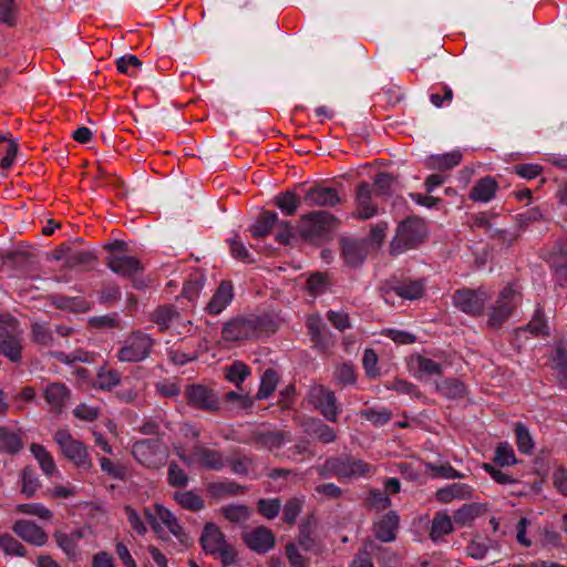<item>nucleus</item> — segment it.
Wrapping results in <instances>:
<instances>
[{"label": "nucleus", "mask_w": 567, "mask_h": 567, "mask_svg": "<svg viewBox=\"0 0 567 567\" xmlns=\"http://www.w3.org/2000/svg\"><path fill=\"white\" fill-rule=\"evenodd\" d=\"M426 236L427 227L424 219L410 216L398 225L395 236L390 244V254L398 256L415 249L426 239Z\"/></svg>", "instance_id": "1"}, {"label": "nucleus", "mask_w": 567, "mask_h": 567, "mask_svg": "<svg viewBox=\"0 0 567 567\" xmlns=\"http://www.w3.org/2000/svg\"><path fill=\"white\" fill-rule=\"evenodd\" d=\"M374 473L371 464L350 455L329 457L319 468L321 476L333 475L339 480L372 476Z\"/></svg>", "instance_id": "2"}, {"label": "nucleus", "mask_w": 567, "mask_h": 567, "mask_svg": "<svg viewBox=\"0 0 567 567\" xmlns=\"http://www.w3.org/2000/svg\"><path fill=\"white\" fill-rule=\"evenodd\" d=\"M199 544L206 554L218 558L224 567L233 565L237 559L235 547L226 540L224 533L214 523L204 525Z\"/></svg>", "instance_id": "3"}, {"label": "nucleus", "mask_w": 567, "mask_h": 567, "mask_svg": "<svg viewBox=\"0 0 567 567\" xmlns=\"http://www.w3.org/2000/svg\"><path fill=\"white\" fill-rule=\"evenodd\" d=\"M338 224L337 217L331 213L316 210L300 217L298 233L310 243H319L326 239Z\"/></svg>", "instance_id": "4"}, {"label": "nucleus", "mask_w": 567, "mask_h": 567, "mask_svg": "<svg viewBox=\"0 0 567 567\" xmlns=\"http://www.w3.org/2000/svg\"><path fill=\"white\" fill-rule=\"evenodd\" d=\"M155 344L156 340L148 333L142 330H132L123 341L120 342L116 358L120 362H142L151 355Z\"/></svg>", "instance_id": "5"}, {"label": "nucleus", "mask_w": 567, "mask_h": 567, "mask_svg": "<svg viewBox=\"0 0 567 567\" xmlns=\"http://www.w3.org/2000/svg\"><path fill=\"white\" fill-rule=\"evenodd\" d=\"M104 249L109 251L105 265L115 274L132 278L144 271L142 261L135 256L126 255L127 244L123 240H115L106 244Z\"/></svg>", "instance_id": "6"}, {"label": "nucleus", "mask_w": 567, "mask_h": 567, "mask_svg": "<svg viewBox=\"0 0 567 567\" xmlns=\"http://www.w3.org/2000/svg\"><path fill=\"white\" fill-rule=\"evenodd\" d=\"M520 293L512 286L504 287L487 313V326L492 329L501 328L514 313L519 303Z\"/></svg>", "instance_id": "7"}, {"label": "nucleus", "mask_w": 567, "mask_h": 567, "mask_svg": "<svg viewBox=\"0 0 567 567\" xmlns=\"http://www.w3.org/2000/svg\"><path fill=\"white\" fill-rule=\"evenodd\" d=\"M53 440L58 444L61 454L76 467L84 470L92 467V460L86 445L74 439L69 430H56L53 435Z\"/></svg>", "instance_id": "8"}, {"label": "nucleus", "mask_w": 567, "mask_h": 567, "mask_svg": "<svg viewBox=\"0 0 567 567\" xmlns=\"http://www.w3.org/2000/svg\"><path fill=\"white\" fill-rule=\"evenodd\" d=\"M309 404L317 410L327 421L338 422L342 411L338 399L332 390L322 384L310 386L307 394Z\"/></svg>", "instance_id": "9"}, {"label": "nucleus", "mask_w": 567, "mask_h": 567, "mask_svg": "<svg viewBox=\"0 0 567 567\" xmlns=\"http://www.w3.org/2000/svg\"><path fill=\"white\" fill-rule=\"evenodd\" d=\"M489 298V293L482 287L477 289L461 288L454 291L452 303L468 316L481 317Z\"/></svg>", "instance_id": "10"}, {"label": "nucleus", "mask_w": 567, "mask_h": 567, "mask_svg": "<svg viewBox=\"0 0 567 567\" xmlns=\"http://www.w3.org/2000/svg\"><path fill=\"white\" fill-rule=\"evenodd\" d=\"M132 454L145 467L158 468L166 461L167 450L159 439H144L133 444Z\"/></svg>", "instance_id": "11"}, {"label": "nucleus", "mask_w": 567, "mask_h": 567, "mask_svg": "<svg viewBox=\"0 0 567 567\" xmlns=\"http://www.w3.org/2000/svg\"><path fill=\"white\" fill-rule=\"evenodd\" d=\"M261 329L258 317H237L227 321L221 329V338L228 342H237L256 338Z\"/></svg>", "instance_id": "12"}, {"label": "nucleus", "mask_w": 567, "mask_h": 567, "mask_svg": "<svg viewBox=\"0 0 567 567\" xmlns=\"http://www.w3.org/2000/svg\"><path fill=\"white\" fill-rule=\"evenodd\" d=\"M181 457L187 464H197L210 471H220L226 465V461L219 451L208 449L202 444H196L188 456Z\"/></svg>", "instance_id": "13"}, {"label": "nucleus", "mask_w": 567, "mask_h": 567, "mask_svg": "<svg viewBox=\"0 0 567 567\" xmlns=\"http://www.w3.org/2000/svg\"><path fill=\"white\" fill-rule=\"evenodd\" d=\"M185 396L192 406L206 412H216L219 409V399L209 388L202 384L188 385Z\"/></svg>", "instance_id": "14"}, {"label": "nucleus", "mask_w": 567, "mask_h": 567, "mask_svg": "<svg viewBox=\"0 0 567 567\" xmlns=\"http://www.w3.org/2000/svg\"><path fill=\"white\" fill-rule=\"evenodd\" d=\"M341 258L351 268L360 267L369 254V241L344 237L340 239Z\"/></svg>", "instance_id": "15"}, {"label": "nucleus", "mask_w": 567, "mask_h": 567, "mask_svg": "<svg viewBox=\"0 0 567 567\" xmlns=\"http://www.w3.org/2000/svg\"><path fill=\"white\" fill-rule=\"evenodd\" d=\"M42 395L53 414H61L71 399V390L62 382H50L43 390Z\"/></svg>", "instance_id": "16"}, {"label": "nucleus", "mask_w": 567, "mask_h": 567, "mask_svg": "<svg viewBox=\"0 0 567 567\" xmlns=\"http://www.w3.org/2000/svg\"><path fill=\"white\" fill-rule=\"evenodd\" d=\"M547 262L558 284L565 286L567 284V238L555 243L548 254Z\"/></svg>", "instance_id": "17"}, {"label": "nucleus", "mask_w": 567, "mask_h": 567, "mask_svg": "<svg viewBox=\"0 0 567 567\" xmlns=\"http://www.w3.org/2000/svg\"><path fill=\"white\" fill-rule=\"evenodd\" d=\"M425 279L406 278L392 282L388 289H383L384 296L394 292L398 297L406 300H416L423 297L425 291Z\"/></svg>", "instance_id": "18"}, {"label": "nucleus", "mask_w": 567, "mask_h": 567, "mask_svg": "<svg viewBox=\"0 0 567 567\" xmlns=\"http://www.w3.org/2000/svg\"><path fill=\"white\" fill-rule=\"evenodd\" d=\"M355 212L353 216L358 219H370L378 214V207L372 202V189L369 183L361 182L357 187Z\"/></svg>", "instance_id": "19"}, {"label": "nucleus", "mask_w": 567, "mask_h": 567, "mask_svg": "<svg viewBox=\"0 0 567 567\" xmlns=\"http://www.w3.org/2000/svg\"><path fill=\"white\" fill-rule=\"evenodd\" d=\"M408 368L416 379L423 377H441L443 374V365L427 357L420 353L410 355L408 360Z\"/></svg>", "instance_id": "20"}, {"label": "nucleus", "mask_w": 567, "mask_h": 567, "mask_svg": "<svg viewBox=\"0 0 567 567\" xmlns=\"http://www.w3.org/2000/svg\"><path fill=\"white\" fill-rule=\"evenodd\" d=\"M290 441V432L281 430H257L250 436V442L269 451L280 449L286 442Z\"/></svg>", "instance_id": "21"}, {"label": "nucleus", "mask_w": 567, "mask_h": 567, "mask_svg": "<svg viewBox=\"0 0 567 567\" xmlns=\"http://www.w3.org/2000/svg\"><path fill=\"white\" fill-rule=\"evenodd\" d=\"M56 259H63L69 268H86L92 266L96 257L92 251L72 249L68 245H61L56 249Z\"/></svg>", "instance_id": "22"}, {"label": "nucleus", "mask_w": 567, "mask_h": 567, "mask_svg": "<svg viewBox=\"0 0 567 567\" xmlns=\"http://www.w3.org/2000/svg\"><path fill=\"white\" fill-rule=\"evenodd\" d=\"M303 200L308 206L333 207L340 203V196L332 187L316 185L306 192Z\"/></svg>", "instance_id": "23"}, {"label": "nucleus", "mask_w": 567, "mask_h": 567, "mask_svg": "<svg viewBox=\"0 0 567 567\" xmlns=\"http://www.w3.org/2000/svg\"><path fill=\"white\" fill-rule=\"evenodd\" d=\"M12 530L24 542L34 546H43L48 542V535L43 528L31 520H17L12 526Z\"/></svg>", "instance_id": "24"}, {"label": "nucleus", "mask_w": 567, "mask_h": 567, "mask_svg": "<svg viewBox=\"0 0 567 567\" xmlns=\"http://www.w3.org/2000/svg\"><path fill=\"white\" fill-rule=\"evenodd\" d=\"M244 540L251 550L259 554L267 553L275 546L274 533L265 526H259L246 533Z\"/></svg>", "instance_id": "25"}, {"label": "nucleus", "mask_w": 567, "mask_h": 567, "mask_svg": "<svg viewBox=\"0 0 567 567\" xmlns=\"http://www.w3.org/2000/svg\"><path fill=\"white\" fill-rule=\"evenodd\" d=\"M233 298L234 286L231 281L223 280L206 306L207 312L214 316L219 315L231 302Z\"/></svg>", "instance_id": "26"}, {"label": "nucleus", "mask_w": 567, "mask_h": 567, "mask_svg": "<svg viewBox=\"0 0 567 567\" xmlns=\"http://www.w3.org/2000/svg\"><path fill=\"white\" fill-rule=\"evenodd\" d=\"M84 537L81 528L73 529L70 533L55 530L53 538L58 547L66 555L69 559H75L78 556L79 542Z\"/></svg>", "instance_id": "27"}, {"label": "nucleus", "mask_w": 567, "mask_h": 567, "mask_svg": "<svg viewBox=\"0 0 567 567\" xmlns=\"http://www.w3.org/2000/svg\"><path fill=\"white\" fill-rule=\"evenodd\" d=\"M498 189V184L492 176L480 178L470 190L468 198L473 202L488 203Z\"/></svg>", "instance_id": "28"}, {"label": "nucleus", "mask_w": 567, "mask_h": 567, "mask_svg": "<svg viewBox=\"0 0 567 567\" xmlns=\"http://www.w3.org/2000/svg\"><path fill=\"white\" fill-rule=\"evenodd\" d=\"M400 518L398 514L390 511L374 524V535L381 542H392L395 539L396 529L399 527Z\"/></svg>", "instance_id": "29"}, {"label": "nucleus", "mask_w": 567, "mask_h": 567, "mask_svg": "<svg viewBox=\"0 0 567 567\" xmlns=\"http://www.w3.org/2000/svg\"><path fill=\"white\" fill-rule=\"evenodd\" d=\"M30 451L34 458L38 461L39 466L44 476L49 478L53 476H61V473L58 470V466L52 454L47 450L44 445L39 443H32L30 446Z\"/></svg>", "instance_id": "30"}, {"label": "nucleus", "mask_w": 567, "mask_h": 567, "mask_svg": "<svg viewBox=\"0 0 567 567\" xmlns=\"http://www.w3.org/2000/svg\"><path fill=\"white\" fill-rule=\"evenodd\" d=\"M435 496L443 504L451 503L454 499H471L473 488L464 483H453L437 489Z\"/></svg>", "instance_id": "31"}, {"label": "nucleus", "mask_w": 567, "mask_h": 567, "mask_svg": "<svg viewBox=\"0 0 567 567\" xmlns=\"http://www.w3.org/2000/svg\"><path fill=\"white\" fill-rule=\"evenodd\" d=\"M179 312L173 305H161L151 315L150 320L158 327L159 332H164L172 327V323L178 320Z\"/></svg>", "instance_id": "32"}, {"label": "nucleus", "mask_w": 567, "mask_h": 567, "mask_svg": "<svg viewBox=\"0 0 567 567\" xmlns=\"http://www.w3.org/2000/svg\"><path fill=\"white\" fill-rule=\"evenodd\" d=\"M523 332H529L533 337H548L550 331L547 324L546 316L543 307L538 306L535 312L525 327H520L516 330V334Z\"/></svg>", "instance_id": "33"}, {"label": "nucleus", "mask_w": 567, "mask_h": 567, "mask_svg": "<svg viewBox=\"0 0 567 567\" xmlns=\"http://www.w3.org/2000/svg\"><path fill=\"white\" fill-rule=\"evenodd\" d=\"M205 281L206 277L204 271L202 269H193L185 280L182 291L183 297L194 302L198 298Z\"/></svg>", "instance_id": "34"}, {"label": "nucleus", "mask_w": 567, "mask_h": 567, "mask_svg": "<svg viewBox=\"0 0 567 567\" xmlns=\"http://www.w3.org/2000/svg\"><path fill=\"white\" fill-rule=\"evenodd\" d=\"M155 512L158 519L167 527V529L182 543H185L187 539V534L184 528L179 524L178 519L175 515L164 507L163 505L156 504Z\"/></svg>", "instance_id": "35"}, {"label": "nucleus", "mask_w": 567, "mask_h": 567, "mask_svg": "<svg viewBox=\"0 0 567 567\" xmlns=\"http://www.w3.org/2000/svg\"><path fill=\"white\" fill-rule=\"evenodd\" d=\"M436 391L450 400L463 399L467 394L466 385L456 378H447L435 385Z\"/></svg>", "instance_id": "36"}, {"label": "nucleus", "mask_w": 567, "mask_h": 567, "mask_svg": "<svg viewBox=\"0 0 567 567\" xmlns=\"http://www.w3.org/2000/svg\"><path fill=\"white\" fill-rule=\"evenodd\" d=\"M462 153L453 151L441 155H432L429 157L426 166L431 169L447 171L457 166L462 161Z\"/></svg>", "instance_id": "37"}, {"label": "nucleus", "mask_w": 567, "mask_h": 567, "mask_svg": "<svg viewBox=\"0 0 567 567\" xmlns=\"http://www.w3.org/2000/svg\"><path fill=\"white\" fill-rule=\"evenodd\" d=\"M207 491L212 497L220 499L227 496L243 494L245 488L234 481H221L209 483Z\"/></svg>", "instance_id": "38"}, {"label": "nucleus", "mask_w": 567, "mask_h": 567, "mask_svg": "<svg viewBox=\"0 0 567 567\" xmlns=\"http://www.w3.org/2000/svg\"><path fill=\"white\" fill-rule=\"evenodd\" d=\"M23 447L21 435L10 431L4 426H0V452L14 455Z\"/></svg>", "instance_id": "39"}, {"label": "nucleus", "mask_w": 567, "mask_h": 567, "mask_svg": "<svg viewBox=\"0 0 567 567\" xmlns=\"http://www.w3.org/2000/svg\"><path fill=\"white\" fill-rule=\"evenodd\" d=\"M250 373L251 369L245 362L238 360L224 368L225 379L234 383L238 390H241V383Z\"/></svg>", "instance_id": "40"}, {"label": "nucleus", "mask_w": 567, "mask_h": 567, "mask_svg": "<svg viewBox=\"0 0 567 567\" xmlns=\"http://www.w3.org/2000/svg\"><path fill=\"white\" fill-rule=\"evenodd\" d=\"M453 532V523L446 512H437L432 520L430 537L432 540L437 542L443 536Z\"/></svg>", "instance_id": "41"}, {"label": "nucleus", "mask_w": 567, "mask_h": 567, "mask_svg": "<svg viewBox=\"0 0 567 567\" xmlns=\"http://www.w3.org/2000/svg\"><path fill=\"white\" fill-rule=\"evenodd\" d=\"M21 493L31 498L41 487V482L32 466H24L20 472Z\"/></svg>", "instance_id": "42"}, {"label": "nucleus", "mask_w": 567, "mask_h": 567, "mask_svg": "<svg viewBox=\"0 0 567 567\" xmlns=\"http://www.w3.org/2000/svg\"><path fill=\"white\" fill-rule=\"evenodd\" d=\"M278 221V216L275 212H264L256 223L250 227V233L254 238H264L270 234L275 224Z\"/></svg>", "instance_id": "43"}, {"label": "nucleus", "mask_w": 567, "mask_h": 567, "mask_svg": "<svg viewBox=\"0 0 567 567\" xmlns=\"http://www.w3.org/2000/svg\"><path fill=\"white\" fill-rule=\"evenodd\" d=\"M518 463L513 446L508 442H501L496 445L493 456V464L499 467H509Z\"/></svg>", "instance_id": "44"}, {"label": "nucleus", "mask_w": 567, "mask_h": 567, "mask_svg": "<svg viewBox=\"0 0 567 567\" xmlns=\"http://www.w3.org/2000/svg\"><path fill=\"white\" fill-rule=\"evenodd\" d=\"M0 352L12 362H19L22 357V332L1 340Z\"/></svg>", "instance_id": "45"}, {"label": "nucleus", "mask_w": 567, "mask_h": 567, "mask_svg": "<svg viewBox=\"0 0 567 567\" xmlns=\"http://www.w3.org/2000/svg\"><path fill=\"white\" fill-rule=\"evenodd\" d=\"M453 90L445 83H436L430 87V102L435 107H444L452 103Z\"/></svg>", "instance_id": "46"}, {"label": "nucleus", "mask_w": 567, "mask_h": 567, "mask_svg": "<svg viewBox=\"0 0 567 567\" xmlns=\"http://www.w3.org/2000/svg\"><path fill=\"white\" fill-rule=\"evenodd\" d=\"M121 382V373L107 367H101L97 371L94 386L101 390H112Z\"/></svg>", "instance_id": "47"}, {"label": "nucleus", "mask_w": 567, "mask_h": 567, "mask_svg": "<svg viewBox=\"0 0 567 567\" xmlns=\"http://www.w3.org/2000/svg\"><path fill=\"white\" fill-rule=\"evenodd\" d=\"M482 468L489 474L495 483L501 485H513L519 481L518 476L513 472L504 470L505 467L495 466L492 463H484Z\"/></svg>", "instance_id": "48"}, {"label": "nucleus", "mask_w": 567, "mask_h": 567, "mask_svg": "<svg viewBox=\"0 0 567 567\" xmlns=\"http://www.w3.org/2000/svg\"><path fill=\"white\" fill-rule=\"evenodd\" d=\"M279 379V374L276 370L267 369L261 377L256 399H268L276 391Z\"/></svg>", "instance_id": "49"}, {"label": "nucleus", "mask_w": 567, "mask_h": 567, "mask_svg": "<svg viewBox=\"0 0 567 567\" xmlns=\"http://www.w3.org/2000/svg\"><path fill=\"white\" fill-rule=\"evenodd\" d=\"M17 153V142L0 135V167L9 169L14 163Z\"/></svg>", "instance_id": "50"}, {"label": "nucleus", "mask_w": 567, "mask_h": 567, "mask_svg": "<svg viewBox=\"0 0 567 567\" xmlns=\"http://www.w3.org/2000/svg\"><path fill=\"white\" fill-rule=\"evenodd\" d=\"M425 468L433 478L454 480L465 477V474L455 470L450 463L436 465L427 462L425 463Z\"/></svg>", "instance_id": "51"}, {"label": "nucleus", "mask_w": 567, "mask_h": 567, "mask_svg": "<svg viewBox=\"0 0 567 567\" xmlns=\"http://www.w3.org/2000/svg\"><path fill=\"white\" fill-rule=\"evenodd\" d=\"M275 204L286 216H293L300 206V198L292 192H284L276 197Z\"/></svg>", "instance_id": "52"}, {"label": "nucleus", "mask_w": 567, "mask_h": 567, "mask_svg": "<svg viewBox=\"0 0 567 567\" xmlns=\"http://www.w3.org/2000/svg\"><path fill=\"white\" fill-rule=\"evenodd\" d=\"M174 497L184 509L197 512L205 506L204 499L192 491L177 492Z\"/></svg>", "instance_id": "53"}, {"label": "nucleus", "mask_w": 567, "mask_h": 567, "mask_svg": "<svg viewBox=\"0 0 567 567\" xmlns=\"http://www.w3.org/2000/svg\"><path fill=\"white\" fill-rule=\"evenodd\" d=\"M16 512L24 515L37 516L43 520H50L53 517V513L40 503L19 504L16 507Z\"/></svg>", "instance_id": "54"}, {"label": "nucleus", "mask_w": 567, "mask_h": 567, "mask_svg": "<svg viewBox=\"0 0 567 567\" xmlns=\"http://www.w3.org/2000/svg\"><path fill=\"white\" fill-rule=\"evenodd\" d=\"M223 516L231 523L246 522L250 516V511L246 505H227L220 508Z\"/></svg>", "instance_id": "55"}, {"label": "nucleus", "mask_w": 567, "mask_h": 567, "mask_svg": "<svg viewBox=\"0 0 567 567\" xmlns=\"http://www.w3.org/2000/svg\"><path fill=\"white\" fill-rule=\"evenodd\" d=\"M515 436L518 451L524 454H530L534 449V442L527 427L522 423H516Z\"/></svg>", "instance_id": "56"}, {"label": "nucleus", "mask_w": 567, "mask_h": 567, "mask_svg": "<svg viewBox=\"0 0 567 567\" xmlns=\"http://www.w3.org/2000/svg\"><path fill=\"white\" fill-rule=\"evenodd\" d=\"M0 548L7 555L24 556L25 547L10 534L0 535Z\"/></svg>", "instance_id": "57"}, {"label": "nucleus", "mask_w": 567, "mask_h": 567, "mask_svg": "<svg viewBox=\"0 0 567 567\" xmlns=\"http://www.w3.org/2000/svg\"><path fill=\"white\" fill-rule=\"evenodd\" d=\"M31 332H32V340L35 343L45 346V347L52 346L53 333H52L51 329L49 328V326H47L44 323L35 322L32 324Z\"/></svg>", "instance_id": "58"}, {"label": "nucleus", "mask_w": 567, "mask_h": 567, "mask_svg": "<svg viewBox=\"0 0 567 567\" xmlns=\"http://www.w3.org/2000/svg\"><path fill=\"white\" fill-rule=\"evenodd\" d=\"M141 65L140 59L133 54L124 55L116 61L117 71L128 76L135 75Z\"/></svg>", "instance_id": "59"}, {"label": "nucleus", "mask_w": 567, "mask_h": 567, "mask_svg": "<svg viewBox=\"0 0 567 567\" xmlns=\"http://www.w3.org/2000/svg\"><path fill=\"white\" fill-rule=\"evenodd\" d=\"M312 434L323 444L332 443L337 439L334 429L320 420L313 421Z\"/></svg>", "instance_id": "60"}, {"label": "nucleus", "mask_w": 567, "mask_h": 567, "mask_svg": "<svg viewBox=\"0 0 567 567\" xmlns=\"http://www.w3.org/2000/svg\"><path fill=\"white\" fill-rule=\"evenodd\" d=\"M306 326L311 341L316 346H320L322 343V331L324 329L321 318L318 315L309 316L307 318Z\"/></svg>", "instance_id": "61"}, {"label": "nucleus", "mask_w": 567, "mask_h": 567, "mask_svg": "<svg viewBox=\"0 0 567 567\" xmlns=\"http://www.w3.org/2000/svg\"><path fill=\"white\" fill-rule=\"evenodd\" d=\"M281 508L279 498H261L257 503L258 512L267 519L275 518Z\"/></svg>", "instance_id": "62"}, {"label": "nucleus", "mask_w": 567, "mask_h": 567, "mask_svg": "<svg viewBox=\"0 0 567 567\" xmlns=\"http://www.w3.org/2000/svg\"><path fill=\"white\" fill-rule=\"evenodd\" d=\"M554 368L558 371L559 382L567 388V350L558 347L553 357Z\"/></svg>", "instance_id": "63"}, {"label": "nucleus", "mask_w": 567, "mask_h": 567, "mask_svg": "<svg viewBox=\"0 0 567 567\" xmlns=\"http://www.w3.org/2000/svg\"><path fill=\"white\" fill-rule=\"evenodd\" d=\"M334 378L341 385H351L357 381V373L351 363H342L337 367Z\"/></svg>", "instance_id": "64"}]
</instances>
